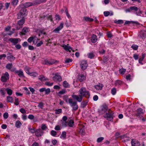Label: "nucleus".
Returning a JSON list of instances; mask_svg holds the SVG:
<instances>
[{"label":"nucleus","mask_w":146,"mask_h":146,"mask_svg":"<svg viewBox=\"0 0 146 146\" xmlns=\"http://www.w3.org/2000/svg\"><path fill=\"white\" fill-rule=\"evenodd\" d=\"M27 15V12L26 11V9L25 8L22 9L20 10L19 13L18 14V19H20L22 18V19L19 21L18 22L17 24L19 26H17L16 27L17 30H19L22 27L23 24L25 23L24 18Z\"/></svg>","instance_id":"f257e3e1"},{"label":"nucleus","mask_w":146,"mask_h":146,"mask_svg":"<svg viewBox=\"0 0 146 146\" xmlns=\"http://www.w3.org/2000/svg\"><path fill=\"white\" fill-rule=\"evenodd\" d=\"M79 93L83 97H89L90 96L89 92L87 91L85 88L82 87L79 91Z\"/></svg>","instance_id":"f03ea898"},{"label":"nucleus","mask_w":146,"mask_h":146,"mask_svg":"<svg viewBox=\"0 0 146 146\" xmlns=\"http://www.w3.org/2000/svg\"><path fill=\"white\" fill-rule=\"evenodd\" d=\"M68 102L70 105L74 110H76L78 109V106L76 102L73 101L72 98L69 99Z\"/></svg>","instance_id":"7ed1b4c3"},{"label":"nucleus","mask_w":146,"mask_h":146,"mask_svg":"<svg viewBox=\"0 0 146 146\" xmlns=\"http://www.w3.org/2000/svg\"><path fill=\"white\" fill-rule=\"evenodd\" d=\"M113 113L111 111H110L106 113L104 115V117L107 119L109 121H112L113 119Z\"/></svg>","instance_id":"20e7f679"},{"label":"nucleus","mask_w":146,"mask_h":146,"mask_svg":"<svg viewBox=\"0 0 146 146\" xmlns=\"http://www.w3.org/2000/svg\"><path fill=\"white\" fill-rule=\"evenodd\" d=\"M130 9L131 12H136L135 14L137 15H140L142 13L141 11L136 6L131 7Z\"/></svg>","instance_id":"39448f33"},{"label":"nucleus","mask_w":146,"mask_h":146,"mask_svg":"<svg viewBox=\"0 0 146 146\" xmlns=\"http://www.w3.org/2000/svg\"><path fill=\"white\" fill-rule=\"evenodd\" d=\"M64 25V23L63 22H61L58 27L53 30V32L55 33H59V32L63 28Z\"/></svg>","instance_id":"423d86ee"},{"label":"nucleus","mask_w":146,"mask_h":146,"mask_svg":"<svg viewBox=\"0 0 146 146\" xmlns=\"http://www.w3.org/2000/svg\"><path fill=\"white\" fill-rule=\"evenodd\" d=\"M16 69L15 68H13L11 70V71H15V73L17 74L20 77H24L23 72L22 70H16Z\"/></svg>","instance_id":"0eeeda50"},{"label":"nucleus","mask_w":146,"mask_h":146,"mask_svg":"<svg viewBox=\"0 0 146 146\" xmlns=\"http://www.w3.org/2000/svg\"><path fill=\"white\" fill-rule=\"evenodd\" d=\"M9 76L8 73L6 72L3 74L1 77V80L3 82H6L9 79Z\"/></svg>","instance_id":"6e6552de"},{"label":"nucleus","mask_w":146,"mask_h":146,"mask_svg":"<svg viewBox=\"0 0 146 146\" xmlns=\"http://www.w3.org/2000/svg\"><path fill=\"white\" fill-rule=\"evenodd\" d=\"M72 97L75 100L79 102H80L82 101L83 97L80 94L78 95H72Z\"/></svg>","instance_id":"1a4fd4ad"},{"label":"nucleus","mask_w":146,"mask_h":146,"mask_svg":"<svg viewBox=\"0 0 146 146\" xmlns=\"http://www.w3.org/2000/svg\"><path fill=\"white\" fill-rule=\"evenodd\" d=\"M80 65L81 69L83 70H85L87 68L88 66L87 61L85 60L82 61Z\"/></svg>","instance_id":"9d476101"},{"label":"nucleus","mask_w":146,"mask_h":146,"mask_svg":"<svg viewBox=\"0 0 146 146\" xmlns=\"http://www.w3.org/2000/svg\"><path fill=\"white\" fill-rule=\"evenodd\" d=\"M9 40L11 43L15 45L17 44L20 41V39L19 38H10L9 39Z\"/></svg>","instance_id":"9b49d317"},{"label":"nucleus","mask_w":146,"mask_h":146,"mask_svg":"<svg viewBox=\"0 0 146 146\" xmlns=\"http://www.w3.org/2000/svg\"><path fill=\"white\" fill-rule=\"evenodd\" d=\"M85 127L83 125H81L79 127V132L82 135H84L85 133Z\"/></svg>","instance_id":"f8f14e48"},{"label":"nucleus","mask_w":146,"mask_h":146,"mask_svg":"<svg viewBox=\"0 0 146 146\" xmlns=\"http://www.w3.org/2000/svg\"><path fill=\"white\" fill-rule=\"evenodd\" d=\"M132 146H140V144L138 141L135 139H132L131 141Z\"/></svg>","instance_id":"ddd939ff"},{"label":"nucleus","mask_w":146,"mask_h":146,"mask_svg":"<svg viewBox=\"0 0 146 146\" xmlns=\"http://www.w3.org/2000/svg\"><path fill=\"white\" fill-rule=\"evenodd\" d=\"M53 80L55 81H61L62 80L61 76L58 74H56L55 76L53 78Z\"/></svg>","instance_id":"4468645a"},{"label":"nucleus","mask_w":146,"mask_h":146,"mask_svg":"<svg viewBox=\"0 0 146 146\" xmlns=\"http://www.w3.org/2000/svg\"><path fill=\"white\" fill-rule=\"evenodd\" d=\"M43 133L42 131L40 129H36L35 133L37 137L41 136Z\"/></svg>","instance_id":"2eb2a0df"},{"label":"nucleus","mask_w":146,"mask_h":146,"mask_svg":"<svg viewBox=\"0 0 146 146\" xmlns=\"http://www.w3.org/2000/svg\"><path fill=\"white\" fill-rule=\"evenodd\" d=\"M62 47L64 50L70 52L72 50V48L68 44H64L63 45Z\"/></svg>","instance_id":"dca6fc26"},{"label":"nucleus","mask_w":146,"mask_h":146,"mask_svg":"<svg viewBox=\"0 0 146 146\" xmlns=\"http://www.w3.org/2000/svg\"><path fill=\"white\" fill-rule=\"evenodd\" d=\"M35 3H33L31 2H27L23 4V6L25 8L28 7L30 6L35 5Z\"/></svg>","instance_id":"f3484780"},{"label":"nucleus","mask_w":146,"mask_h":146,"mask_svg":"<svg viewBox=\"0 0 146 146\" xmlns=\"http://www.w3.org/2000/svg\"><path fill=\"white\" fill-rule=\"evenodd\" d=\"M29 30L28 28L25 27L22 29L21 33L22 35H25L26 34L29 33Z\"/></svg>","instance_id":"a211bd4d"},{"label":"nucleus","mask_w":146,"mask_h":146,"mask_svg":"<svg viewBox=\"0 0 146 146\" xmlns=\"http://www.w3.org/2000/svg\"><path fill=\"white\" fill-rule=\"evenodd\" d=\"M91 40L92 43H95L97 40V36L95 35H93L92 36Z\"/></svg>","instance_id":"6ab92c4d"},{"label":"nucleus","mask_w":146,"mask_h":146,"mask_svg":"<svg viewBox=\"0 0 146 146\" xmlns=\"http://www.w3.org/2000/svg\"><path fill=\"white\" fill-rule=\"evenodd\" d=\"M140 36L142 38L146 37V32L144 30L141 31L140 33Z\"/></svg>","instance_id":"aec40b11"},{"label":"nucleus","mask_w":146,"mask_h":146,"mask_svg":"<svg viewBox=\"0 0 146 146\" xmlns=\"http://www.w3.org/2000/svg\"><path fill=\"white\" fill-rule=\"evenodd\" d=\"M85 79V77L84 75H80L78 76V80L80 82L83 81Z\"/></svg>","instance_id":"412c9836"},{"label":"nucleus","mask_w":146,"mask_h":146,"mask_svg":"<svg viewBox=\"0 0 146 146\" xmlns=\"http://www.w3.org/2000/svg\"><path fill=\"white\" fill-rule=\"evenodd\" d=\"M135 24L136 25H139V23L137 21H127L125 22V24Z\"/></svg>","instance_id":"4be33fe9"},{"label":"nucleus","mask_w":146,"mask_h":146,"mask_svg":"<svg viewBox=\"0 0 146 146\" xmlns=\"http://www.w3.org/2000/svg\"><path fill=\"white\" fill-rule=\"evenodd\" d=\"M103 86V85L100 84H99L95 86V88L98 90H101Z\"/></svg>","instance_id":"5701e85b"},{"label":"nucleus","mask_w":146,"mask_h":146,"mask_svg":"<svg viewBox=\"0 0 146 146\" xmlns=\"http://www.w3.org/2000/svg\"><path fill=\"white\" fill-rule=\"evenodd\" d=\"M74 121L73 120L70 119L68 121L67 123V125L70 127H72L74 125Z\"/></svg>","instance_id":"b1692460"},{"label":"nucleus","mask_w":146,"mask_h":146,"mask_svg":"<svg viewBox=\"0 0 146 146\" xmlns=\"http://www.w3.org/2000/svg\"><path fill=\"white\" fill-rule=\"evenodd\" d=\"M66 131H63L60 136V138L63 139H65L66 137Z\"/></svg>","instance_id":"393cba45"},{"label":"nucleus","mask_w":146,"mask_h":146,"mask_svg":"<svg viewBox=\"0 0 146 146\" xmlns=\"http://www.w3.org/2000/svg\"><path fill=\"white\" fill-rule=\"evenodd\" d=\"M84 19L87 22H92L94 21V19L92 18H90L88 17H85L84 18Z\"/></svg>","instance_id":"a878e982"},{"label":"nucleus","mask_w":146,"mask_h":146,"mask_svg":"<svg viewBox=\"0 0 146 146\" xmlns=\"http://www.w3.org/2000/svg\"><path fill=\"white\" fill-rule=\"evenodd\" d=\"M38 79L41 81H43L48 80V79L46 78L44 76L41 75L39 76Z\"/></svg>","instance_id":"bb28decb"},{"label":"nucleus","mask_w":146,"mask_h":146,"mask_svg":"<svg viewBox=\"0 0 146 146\" xmlns=\"http://www.w3.org/2000/svg\"><path fill=\"white\" fill-rule=\"evenodd\" d=\"M34 116L32 114L29 115L28 116V118L29 119L31 120L33 119V122H35L37 121V120H35V119H34Z\"/></svg>","instance_id":"cd10ccee"},{"label":"nucleus","mask_w":146,"mask_h":146,"mask_svg":"<svg viewBox=\"0 0 146 146\" xmlns=\"http://www.w3.org/2000/svg\"><path fill=\"white\" fill-rule=\"evenodd\" d=\"M7 58L8 60H10V61L14 60L15 59V57L13 56L12 55H10L8 56L7 57Z\"/></svg>","instance_id":"c85d7f7f"},{"label":"nucleus","mask_w":146,"mask_h":146,"mask_svg":"<svg viewBox=\"0 0 146 146\" xmlns=\"http://www.w3.org/2000/svg\"><path fill=\"white\" fill-rule=\"evenodd\" d=\"M15 125L16 127L19 128L22 125V123L20 121H18L16 122Z\"/></svg>","instance_id":"c756f323"},{"label":"nucleus","mask_w":146,"mask_h":146,"mask_svg":"<svg viewBox=\"0 0 146 146\" xmlns=\"http://www.w3.org/2000/svg\"><path fill=\"white\" fill-rule=\"evenodd\" d=\"M7 102L13 103V98L12 97L10 96H7Z\"/></svg>","instance_id":"7c9ffc66"},{"label":"nucleus","mask_w":146,"mask_h":146,"mask_svg":"<svg viewBox=\"0 0 146 146\" xmlns=\"http://www.w3.org/2000/svg\"><path fill=\"white\" fill-rule=\"evenodd\" d=\"M145 57V54H142V56L140 58L139 60V63L143 64L142 61L143 60Z\"/></svg>","instance_id":"2f4dec72"},{"label":"nucleus","mask_w":146,"mask_h":146,"mask_svg":"<svg viewBox=\"0 0 146 146\" xmlns=\"http://www.w3.org/2000/svg\"><path fill=\"white\" fill-rule=\"evenodd\" d=\"M39 40V39L36 36H33V43L34 44H36L38 42Z\"/></svg>","instance_id":"473e14b6"},{"label":"nucleus","mask_w":146,"mask_h":146,"mask_svg":"<svg viewBox=\"0 0 146 146\" xmlns=\"http://www.w3.org/2000/svg\"><path fill=\"white\" fill-rule=\"evenodd\" d=\"M143 110L141 108H139L137 109V116H139L141 114L143 113Z\"/></svg>","instance_id":"72a5a7b5"},{"label":"nucleus","mask_w":146,"mask_h":146,"mask_svg":"<svg viewBox=\"0 0 146 146\" xmlns=\"http://www.w3.org/2000/svg\"><path fill=\"white\" fill-rule=\"evenodd\" d=\"M29 74L30 76H32L33 77H36L38 75V74L36 72H30Z\"/></svg>","instance_id":"f704fd0d"},{"label":"nucleus","mask_w":146,"mask_h":146,"mask_svg":"<svg viewBox=\"0 0 146 146\" xmlns=\"http://www.w3.org/2000/svg\"><path fill=\"white\" fill-rule=\"evenodd\" d=\"M3 5L1 3H0V15H2L3 12V10L2 9Z\"/></svg>","instance_id":"c9c22d12"},{"label":"nucleus","mask_w":146,"mask_h":146,"mask_svg":"<svg viewBox=\"0 0 146 146\" xmlns=\"http://www.w3.org/2000/svg\"><path fill=\"white\" fill-rule=\"evenodd\" d=\"M13 33V32L11 31H10L9 33H6L5 32H4L3 33V35L4 36L7 35H11Z\"/></svg>","instance_id":"e433bc0d"},{"label":"nucleus","mask_w":146,"mask_h":146,"mask_svg":"<svg viewBox=\"0 0 146 146\" xmlns=\"http://www.w3.org/2000/svg\"><path fill=\"white\" fill-rule=\"evenodd\" d=\"M30 68L27 66H26L24 68V70L27 74H29L30 73L29 72V70Z\"/></svg>","instance_id":"4c0bfd02"},{"label":"nucleus","mask_w":146,"mask_h":146,"mask_svg":"<svg viewBox=\"0 0 146 146\" xmlns=\"http://www.w3.org/2000/svg\"><path fill=\"white\" fill-rule=\"evenodd\" d=\"M63 86L65 88H68L69 86V84L66 81H64L63 82Z\"/></svg>","instance_id":"58836bf2"},{"label":"nucleus","mask_w":146,"mask_h":146,"mask_svg":"<svg viewBox=\"0 0 146 146\" xmlns=\"http://www.w3.org/2000/svg\"><path fill=\"white\" fill-rule=\"evenodd\" d=\"M6 90L7 92V94L9 95H11L12 94V90L9 88L6 89Z\"/></svg>","instance_id":"ea45409f"},{"label":"nucleus","mask_w":146,"mask_h":146,"mask_svg":"<svg viewBox=\"0 0 146 146\" xmlns=\"http://www.w3.org/2000/svg\"><path fill=\"white\" fill-rule=\"evenodd\" d=\"M18 2V0H12L11 2V4L13 6H15L17 5Z\"/></svg>","instance_id":"a19ab883"},{"label":"nucleus","mask_w":146,"mask_h":146,"mask_svg":"<svg viewBox=\"0 0 146 146\" xmlns=\"http://www.w3.org/2000/svg\"><path fill=\"white\" fill-rule=\"evenodd\" d=\"M138 47V46L135 44H133L131 46V48L134 50H137Z\"/></svg>","instance_id":"79ce46f5"},{"label":"nucleus","mask_w":146,"mask_h":146,"mask_svg":"<svg viewBox=\"0 0 146 146\" xmlns=\"http://www.w3.org/2000/svg\"><path fill=\"white\" fill-rule=\"evenodd\" d=\"M13 64L12 63H9L7 64L6 67L8 69H10L12 67Z\"/></svg>","instance_id":"37998d69"},{"label":"nucleus","mask_w":146,"mask_h":146,"mask_svg":"<svg viewBox=\"0 0 146 146\" xmlns=\"http://www.w3.org/2000/svg\"><path fill=\"white\" fill-rule=\"evenodd\" d=\"M9 116V114L7 112H5L3 114V117L4 119H7Z\"/></svg>","instance_id":"c03bdc74"},{"label":"nucleus","mask_w":146,"mask_h":146,"mask_svg":"<svg viewBox=\"0 0 146 146\" xmlns=\"http://www.w3.org/2000/svg\"><path fill=\"white\" fill-rule=\"evenodd\" d=\"M114 23L117 24H122L123 22V20H115L114 21Z\"/></svg>","instance_id":"a18cd8bd"},{"label":"nucleus","mask_w":146,"mask_h":146,"mask_svg":"<svg viewBox=\"0 0 146 146\" xmlns=\"http://www.w3.org/2000/svg\"><path fill=\"white\" fill-rule=\"evenodd\" d=\"M44 105V104L42 102H40L38 104V106L39 108L43 109Z\"/></svg>","instance_id":"49530a36"},{"label":"nucleus","mask_w":146,"mask_h":146,"mask_svg":"<svg viewBox=\"0 0 146 146\" xmlns=\"http://www.w3.org/2000/svg\"><path fill=\"white\" fill-rule=\"evenodd\" d=\"M125 69L123 68H121L119 70V72L121 74H124L125 72Z\"/></svg>","instance_id":"de8ad7c7"},{"label":"nucleus","mask_w":146,"mask_h":146,"mask_svg":"<svg viewBox=\"0 0 146 146\" xmlns=\"http://www.w3.org/2000/svg\"><path fill=\"white\" fill-rule=\"evenodd\" d=\"M116 92V89L113 88L111 90V93L113 95H114L115 94Z\"/></svg>","instance_id":"09e8293b"},{"label":"nucleus","mask_w":146,"mask_h":146,"mask_svg":"<svg viewBox=\"0 0 146 146\" xmlns=\"http://www.w3.org/2000/svg\"><path fill=\"white\" fill-rule=\"evenodd\" d=\"M14 104L16 106H17L19 104V99L17 98H15V102Z\"/></svg>","instance_id":"8fccbe9b"},{"label":"nucleus","mask_w":146,"mask_h":146,"mask_svg":"<svg viewBox=\"0 0 146 146\" xmlns=\"http://www.w3.org/2000/svg\"><path fill=\"white\" fill-rule=\"evenodd\" d=\"M88 58L90 59L94 57V55L92 53H89L88 54Z\"/></svg>","instance_id":"3c124183"},{"label":"nucleus","mask_w":146,"mask_h":146,"mask_svg":"<svg viewBox=\"0 0 146 146\" xmlns=\"http://www.w3.org/2000/svg\"><path fill=\"white\" fill-rule=\"evenodd\" d=\"M62 109H57L55 110V113L56 114H59L60 113H61L62 112Z\"/></svg>","instance_id":"603ef678"},{"label":"nucleus","mask_w":146,"mask_h":146,"mask_svg":"<svg viewBox=\"0 0 146 146\" xmlns=\"http://www.w3.org/2000/svg\"><path fill=\"white\" fill-rule=\"evenodd\" d=\"M65 13H66V15L69 18H70L71 17L70 15H69L68 13V11L67 9L66 8H65Z\"/></svg>","instance_id":"864d4df0"},{"label":"nucleus","mask_w":146,"mask_h":146,"mask_svg":"<svg viewBox=\"0 0 146 146\" xmlns=\"http://www.w3.org/2000/svg\"><path fill=\"white\" fill-rule=\"evenodd\" d=\"M33 36L30 37L27 40L28 41L29 43H31L32 42H33Z\"/></svg>","instance_id":"5fc2aeb1"},{"label":"nucleus","mask_w":146,"mask_h":146,"mask_svg":"<svg viewBox=\"0 0 146 146\" xmlns=\"http://www.w3.org/2000/svg\"><path fill=\"white\" fill-rule=\"evenodd\" d=\"M122 83V81L120 80H117L115 82V84L117 85H121Z\"/></svg>","instance_id":"6e6d98bb"},{"label":"nucleus","mask_w":146,"mask_h":146,"mask_svg":"<svg viewBox=\"0 0 146 146\" xmlns=\"http://www.w3.org/2000/svg\"><path fill=\"white\" fill-rule=\"evenodd\" d=\"M72 61V60L71 59L69 58H66V60L65 61V62L66 63H69L71 62Z\"/></svg>","instance_id":"4d7b16f0"},{"label":"nucleus","mask_w":146,"mask_h":146,"mask_svg":"<svg viewBox=\"0 0 146 146\" xmlns=\"http://www.w3.org/2000/svg\"><path fill=\"white\" fill-rule=\"evenodd\" d=\"M53 84V82H45V84L48 86H51Z\"/></svg>","instance_id":"13d9d810"},{"label":"nucleus","mask_w":146,"mask_h":146,"mask_svg":"<svg viewBox=\"0 0 146 146\" xmlns=\"http://www.w3.org/2000/svg\"><path fill=\"white\" fill-rule=\"evenodd\" d=\"M51 134L52 135L55 136L56 135L57 133L56 131L54 130H52L51 131Z\"/></svg>","instance_id":"bf43d9fd"},{"label":"nucleus","mask_w":146,"mask_h":146,"mask_svg":"<svg viewBox=\"0 0 146 146\" xmlns=\"http://www.w3.org/2000/svg\"><path fill=\"white\" fill-rule=\"evenodd\" d=\"M45 93L46 94H48L50 92V90L49 88L45 89Z\"/></svg>","instance_id":"052dcab7"},{"label":"nucleus","mask_w":146,"mask_h":146,"mask_svg":"<svg viewBox=\"0 0 146 146\" xmlns=\"http://www.w3.org/2000/svg\"><path fill=\"white\" fill-rule=\"evenodd\" d=\"M50 61H48V60L46 59L44 60L43 63L47 65H50Z\"/></svg>","instance_id":"680f3d73"},{"label":"nucleus","mask_w":146,"mask_h":146,"mask_svg":"<svg viewBox=\"0 0 146 146\" xmlns=\"http://www.w3.org/2000/svg\"><path fill=\"white\" fill-rule=\"evenodd\" d=\"M62 126L64 127H66L67 126V123L66 122V121H64L62 122Z\"/></svg>","instance_id":"e2e57ef3"},{"label":"nucleus","mask_w":146,"mask_h":146,"mask_svg":"<svg viewBox=\"0 0 146 146\" xmlns=\"http://www.w3.org/2000/svg\"><path fill=\"white\" fill-rule=\"evenodd\" d=\"M133 57L135 60H137L139 58V55L137 54H133Z\"/></svg>","instance_id":"0e129e2a"},{"label":"nucleus","mask_w":146,"mask_h":146,"mask_svg":"<svg viewBox=\"0 0 146 146\" xmlns=\"http://www.w3.org/2000/svg\"><path fill=\"white\" fill-rule=\"evenodd\" d=\"M110 12L109 11H104V15L105 17L108 16L109 15H110Z\"/></svg>","instance_id":"69168bd1"},{"label":"nucleus","mask_w":146,"mask_h":146,"mask_svg":"<svg viewBox=\"0 0 146 146\" xmlns=\"http://www.w3.org/2000/svg\"><path fill=\"white\" fill-rule=\"evenodd\" d=\"M15 47L16 49L18 50L20 49L21 48V46L19 44H17L16 45H15Z\"/></svg>","instance_id":"338daca9"},{"label":"nucleus","mask_w":146,"mask_h":146,"mask_svg":"<svg viewBox=\"0 0 146 146\" xmlns=\"http://www.w3.org/2000/svg\"><path fill=\"white\" fill-rule=\"evenodd\" d=\"M43 42L42 41H40L39 42L37 43V44H36V46L37 47H39L41 45L43 44Z\"/></svg>","instance_id":"774afa93"}]
</instances>
